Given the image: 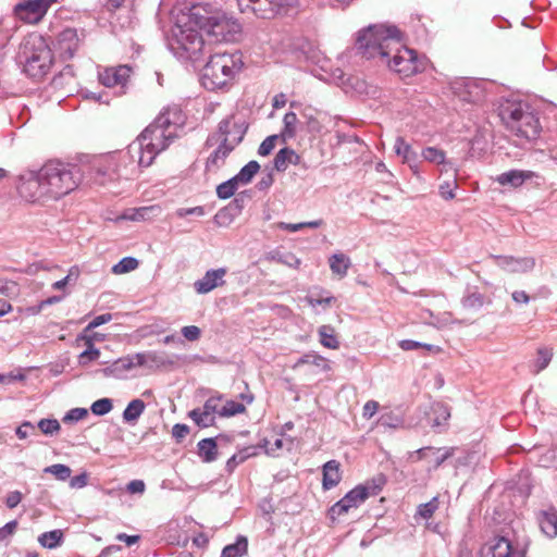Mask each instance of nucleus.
<instances>
[{"mask_svg": "<svg viewBox=\"0 0 557 557\" xmlns=\"http://www.w3.org/2000/svg\"><path fill=\"white\" fill-rule=\"evenodd\" d=\"M240 32L239 23L202 4L181 13L172 29L174 46L181 57L199 60L205 50L202 33L214 41H231Z\"/></svg>", "mask_w": 557, "mask_h": 557, "instance_id": "1", "label": "nucleus"}, {"mask_svg": "<svg viewBox=\"0 0 557 557\" xmlns=\"http://www.w3.org/2000/svg\"><path fill=\"white\" fill-rule=\"evenodd\" d=\"M357 46L364 57L387 58L389 69L403 76L414 75L423 67L417 52L404 45L403 34L396 26H368L359 33Z\"/></svg>", "mask_w": 557, "mask_h": 557, "instance_id": "2", "label": "nucleus"}, {"mask_svg": "<svg viewBox=\"0 0 557 557\" xmlns=\"http://www.w3.org/2000/svg\"><path fill=\"white\" fill-rule=\"evenodd\" d=\"M242 52L212 53L201 70V85L208 90H230L244 67Z\"/></svg>", "mask_w": 557, "mask_h": 557, "instance_id": "3", "label": "nucleus"}, {"mask_svg": "<svg viewBox=\"0 0 557 557\" xmlns=\"http://www.w3.org/2000/svg\"><path fill=\"white\" fill-rule=\"evenodd\" d=\"M42 177L46 185V200L64 197L76 190L83 182V173L75 163L49 160L42 165Z\"/></svg>", "mask_w": 557, "mask_h": 557, "instance_id": "4", "label": "nucleus"}, {"mask_svg": "<svg viewBox=\"0 0 557 557\" xmlns=\"http://www.w3.org/2000/svg\"><path fill=\"white\" fill-rule=\"evenodd\" d=\"M499 116L516 136L535 139L539 136L542 125L539 116L528 102L506 101L503 102Z\"/></svg>", "mask_w": 557, "mask_h": 557, "instance_id": "5", "label": "nucleus"}, {"mask_svg": "<svg viewBox=\"0 0 557 557\" xmlns=\"http://www.w3.org/2000/svg\"><path fill=\"white\" fill-rule=\"evenodd\" d=\"M24 72L33 78H42L53 64V52L41 35H30L21 46Z\"/></svg>", "mask_w": 557, "mask_h": 557, "instance_id": "6", "label": "nucleus"}, {"mask_svg": "<svg viewBox=\"0 0 557 557\" xmlns=\"http://www.w3.org/2000/svg\"><path fill=\"white\" fill-rule=\"evenodd\" d=\"M220 133L223 136V140L220 146L209 156L206 169L213 170V168L221 166L225 159L235 148L238 143L243 139V133L236 123H232L230 120H223L220 123Z\"/></svg>", "mask_w": 557, "mask_h": 557, "instance_id": "7", "label": "nucleus"}, {"mask_svg": "<svg viewBox=\"0 0 557 557\" xmlns=\"http://www.w3.org/2000/svg\"><path fill=\"white\" fill-rule=\"evenodd\" d=\"M381 491L380 486L375 484H359L348 491L342 499L334 503L329 509V516L331 519L339 518V516L347 515L349 510L356 509L360 504L364 503L370 495H375Z\"/></svg>", "mask_w": 557, "mask_h": 557, "instance_id": "8", "label": "nucleus"}, {"mask_svg": "<svg viewBox=\"0 0 557 557\" xmlns=\"http://www.w3.org/2000/svg\"><path fill=\"white\" fill-rule=\"evenodd\" d=\"M169 133H165V128L160 122L159 114L154 121H152L151 124H148V126L143 131V140L146 147V160L144 163H147V165L150 166L156 157L160 154L161 151L169 148Z\"/></svg>", "mask_w": 557, "mask_h": 557, "instance_id": "9", "label": "nucleus"}, {"mask_svg": "<svg viewBox=\"0 0 557 557\" xmlns=\"http://www.w3.org/2000/svg\"><path fill=\"white\" fill-rule=\"evenodd\" d=\"M16 191L26 201L47 200L44 165L36 172H26V174L21 175Z\"/></svg>", "mask_w": 557, "mask_h": 557, "instance_id": "10", "label": "nucleus"}, {"mask_svg": "<svg viewBox=\"0 0 557 557\" xmlns=\"http://www.w3.org/2000/svg\"><path fill=\"white\" fill-rule=\"evenodd\" d=\"M240 11L252 12L258 17H273L282 9L289 8L294 0H236Z\"/></svg>", "mask_w": 557, "mask_h": 557, "instance_id": "11", "label": "nucleus"}, {"mask_svg": "<svg viewBox=\"0 0 557 557\" xmlns=\"http://www.w3.org/2000/svg\"><path fill=\"white\" fill-rule=\"evenodd\" d=\"M117 161L114 154H102L94 159L89 165V177L97 185L116 180Z\"/></svg>", "mask_w": 557, "mask_h": 557, "instance_id": "12", "label": "nucleus"}, {"mask_svg": "<svg viewBox=\"0 0 557 557\" xmlns=\"http://www.w3.org/2000/svg\"><path fill=\"white\" fill-rule=\"evenodd\" d=\"M54 0H26L14 7V14L24 23H39Z\"/></svg>", "mask_w": 557, "mask_h": 557, "instance_id": "13", "label": "nucleus"}, {"mask_svg": "<svg viewBox=\"0 0 557 557\" xmlns=\"http://www.w3.org/2000/svg\"><path fill=\"white\" fill-rule=\"evenodd\" d=\"M159 121L163 125L164 133H169V146L174 137L177 136V131L186 122V115L183 109L177 104L168 106L162 109L159 114Z\"/></svg>", "mask_w": 557, "mask_h": 557, "instance_id": "14", "label": "nucleus"}, {"mask_svg": "<svg viewBox=\"0 0 557 557\" xmlns=\"http://www.w3.org/2000/svg\"><path fill=\"white\" fill-rule=\"evenodd\" d=\"M125 158H128L131 161V166L128 169L129 175H139V173L148 166L147 163H144L145 160H147V151L143 140V132L131 145H128L127 150L121 157V160H125Z\"/></svg>", "mask_w": 557, "mask_h": 557, "instance_id": "15", "label": "nucleus"}, {"mask_svg": "<svg viewBox=\"0 0 557 557\" xmlns=\"http://www.w3.org/2000/svg\"><path fill=\"white\" fill-rule=\"evenodd\" d=\"M53 46L64 60L73 58L81 46V37L76 28H64L60 32L54 39Z\"/></svg>", "mask_w": 557, "mask_h": 557, "instance_id": "16", "label": "nucleus"}, {"mask_svg": "<svg viewBox=\"0 0 557 557\" xmlns=\"http://www.w3.org/2000/svg\"><path fill=\"white\" fill-rule=\"evenodd\" d=\"M222 396H211L207 399L203 408H194L188 416L194 422L201 428L212 426L215 423V412L219 414V404Z\"/></svg>", "mask_w": 557, "mask_h": 557, "instance_id": "17", "label": "nucleus"}, {"mask_svg": "<svg viewBox=\"0 0 557 557\" xmlns=\"http://www.w3.org/2000/svg\"><path fill=\"white\" fill-rule=\"evenodd\" d=\"M481 557H523L506 536H495L481 548Z\"/></svg>", "mask_w": 557, "mask_h": 557, "instance_id": "18", "label": "nucleus"}, {"mask_svg": "<svg viewBox=\"0 0 557 557\" xmlns=\"http://www.w3.org/2000/svg\"><path fill=\"white\" fill-rule=\"evenodd\" d=\"M226 268H215V270H208L200 280H196L194 287L197 293L205 295V293H210L212 289L219 288V286H224L226 283Z\"/></svg>", "mask_w": 557, "mask_h": 557, "instance_id": "19", "label": "nucleus"}, {"mask_svg": "<svg viewBox=\"0 0 557 557\" xmlns=\"http://www.w3.org/2000/svg\"><path fill=\"white\" fill-rule=\"evenodd\" d=\"M132 73L129 65H117L116 67H107L99 74V81L107 87H116L125 85Z\"/></svg>", "mask_w": 557, "mask_h": 557, "instance_id": "20", "label": "nucleus"}, {"mask_svg": "<svg viewBox=\"0 0 557 557\" xmlns=\"http://www.w3.org/2000/svg\"><path fill=\"white\" fill-rule=\"evenodd\" d=\"M343 478V469L339 461L331 459L322 467V487L325 491L336 487Z\"/></svg>", "mask_w": 557, "mask_h": 557, "instance_id": "21", "label": "nucleus"}, {"mask_svg": "<svg viewBox=\"0 0 557 557\" xmlns=\"http://www.w3.org/2000/svg\"><path fill=\"white\" fill-rule=\"evenodd\" d=\"M534 176L535 172H531V170H509V172L497 175L496 182L499 185H511L517 188V186L523 185L527 180L534 178Z\"/></svg>", "mask_w": 557, "mask_h": 557, "instance_id": "22", "label": "nucleus"}, {"mask_svg": "<svg viewBox=\"0 0 557 557\" xmlns=\"http://www.w3.org/2000/svg\"><path fill=\"white\" fill-rule=\"evenodd\" d=\"M394 149L398 156H401L403 162L408 163L410 168L417 173V168L413 164V161L417 158L416 152L413 151L411 145L407 144L406 139L403 136H398L394 143Z\"/></svg>", "mask_w": 557, "mask_h": 557, "instance_id": "23", "label": "nucleus"}, {"mask_svg": "<svg viewBox=\"0 0 557 557\" xmlns=\"http://www.w3.org/2000/svg\"><path fill=\"white\" fill-rule=\"evenodd\" d=\"M329 261L332 273L339 277H345L351 265V260L345 252H334Z\"/></svg>", "mask_w": 557, "mask_h": 557, "instance_id": "24", "label": "nucleus"}, {"mask_svg": "<svg viewBox=\"0 0 557 557\" xmlns=\"http://www.w3.org/2000/svg\"><path fill=\"white\" fill-rule=\"evenodd\" d=\"M453 449H447L441 453V449L434 450L431 449V447H423L417 450V456L418 458H428L432 467H440L441 463L445 462V460L453 455Z\"/></svg>", "mask_w": 557, "mask_h": 557, "instance_id": "25", "label": "nucleus"}, {"mask_svg": "<svg viewBox=\"0 0 557 557\" xmlns=\"http://www.w3.org/2000/svg\"><path fill=\"white\" fill-rule=\"evenodd\" d=\"M554 357V349L549 346H540L536 348V357L532 363V371L534 374L544 371L549 366Z\"/></svg>", "mask_w": 557, "mask_h": 557, "instance_id": "26", "label": "nucleus"}, {"mask_svg": "<svg viewBox=\"0 0 557 557\" xmlns=\"http://www.w3.org/2000/svg\"><path fill=\"white\" fill-rule=\"evenodd\" d=\"M161 212V206L153 203L152 206H145L144 208L131 209V211L124 214V218L131 220H151L160 215Z\"/></svg>", "mask_w": 557, "mask_h": 557, "instance_id": "27", "label": "nucleus"}, {"mask_svg": "<svg viewBox=\"0 0 557 557\" xmlns=\"http://www.w3.org/2000/svg\"><path fill=\"white\" fill-rule=\"evenodd\" d=\"M540 529L547 536H556L557 534V511L555 509H548V511H543L540 517Z\"/></svg>", "mask_w": 557, "mask_h": 557, "instance_id": "28", "label": "nucleus"}, {"mask_svg": "<svg viewBox=\"0 0 557 557\" xmlns=\"http://www.w3.org/2000/svg\"><path fill=\"white\" fill-rule=\"evenodd\" d=\"M198 454L203 462H213L219 455L216 441L214 438H202L198 442Z\"/></svg>", "mask_w": 557, "mask_h": 557, "instance_id": "29", "label": "nucleus"}, {"mask_svg": "<svg viewBox=\"0 0 557 557\" xmlns=\"http://www.w3.org/2000/svg\"><path fill=\"white\" fill-rule=\"evenodd\" d=\"M300 157L292 148H282L275 156L274 165L278 171L287 170L289 163H299Z\"/></svg>", "mask_w": 557, "mask_h": 557, "instance_id": "30", "label": "nucleus"}, {"mask_svg": "<svg viewBox=\"0 0 557 557\" xmlns=\"http://www.w3.org/2000/svg\"><path fill=\"white\" fill-rule=\"evenodd\" d=\"M146 408V404L141 398H135L128 403L127 407L124 408L123 419L127 423H135L139 417H141L144 410Z\"/></svg>", "mask_w": 557, "mask_h": 557, "instance_id": "31", "label": "nucleus"}, {"mask_svg": "<svg viewBox=\"0 0 557 557\" xmlns=\"http://www.w3.org/2000/svg\"><path fill=\"white\" fill-rule=\"evenodd\" d=\"M440 506V498L438 496H433L432 499L428 503H422L419 505L416 509V513L413 515V518L416 521H419V519H428L433 518L434 513L438 509Z\"/></svg>", "mask_w": 557, "mask_h": 557, "instance_id": "32", "label": "nucleus"}, {"mask_svg": "<svg viewBox=\"0 0 557 557\" xmlns=\"http://www.w3.org/2000/svg\"><path fill=\"white\" fill-rule=\"evenodd\" d=\"M298 117L296 113H293V111H289V113L284 114L283 116V128L280 134L281 139L285 143L287 139H292V137L296 136L297 133V123Z\"/></svg>", "mask_w": 557, "mask_h": 557, "instance_id": "33", "label": "nucleus"}, {"mask_svg": "<svg viewBox=\"0 0 557 557\" xmlns=\"http://www.w3.org/2000/svg\"><path fill=\"white\" fill-rule=\"evenodd\" d=\"M82 338L84 339L86 348L79 355V362L86 363L90 362V360H97L98 357H100V350L95 347V337L83 336Z\"/></svg>", "mask_w": 557, "mask_h": 557, "instance_id": "34", "label": "nucleus"}, {"mask_svg": "<svg viewBox=\"0 0 557 557\" xmlns=\"http://www.w3.org/2000/svg\"><path fill=\"white\" fill-rule=\"evenodd\" d=\"M248 550V542L240 536L235 544L226 545L222 550V557H238L246 555Z\"/></svg>", "mask_w": 557, "mask_h": 557, "instance_id": "35", "label": "nucleus"}, {"mask_svg": "<svg viewBox=\"0 0 557 557\" xmlns=\"http://www.w3.org/2000/svg\"><path fill=\"white\" fill-rule=\"evenodd\" d=\"M319 335H320V343L324 347L329 348H338L341 345V342L338 337H336L334 333V329L331 327V325H322L319 329Z\"/></svg>", "mask_w": 557, "mask_h": 557, "instance_id": "36", "label": "nucleus"}, {"mask_svg": "<svg viewBox=\"0 0 557 557\" xmlns=\"http://www.w3.org/2000/svg\"><path fill=\"white\" fill-rule=\"evenodd\" d=\"M422 158L430 163L434 164H447V153L445 150H441L437 147H426L422 150Z\"/></svg>", "mask_w": 557, "mask_h": 557, "instance_id": "37", "label": "nucleus"}, {"mask_svg": "<svg viewBox=\"0 0 557 557\" xmlns=\"http://www.w3.org/2000/svg\"><path fill=\"white\" fill-rule=\"evenodd\" d=\"M62 539V530H51L50 532H44L38 536V542L46 548H57V546L61 545Z\"/></svg>", "mask_w": 557, "mask_h": 557, "instance_id": "38", "label": "nucleus"}, {"mask_svg": "<svg viewBox=\"0 0 557 557\" xmlns=\"http://www.w3.org/2000/svg\"><path fill=\"white\" fill-rule=\"evenodd\" d=\"M260 169V165L256 160H252L251 162H248L245 166H243L237 174V186L243 183H249L251 182L252 177L258 173Z\"/></svg>", "mask_w": 557, "mask_h": 557, "instance_id": "39", "label": "nucleus"}, {"mask_svg": "<svg viewBox=\"0 0 557 557\" xmlns=\"http://www.w3.org/2000/svg\"><path fill=\"white\" fill-rule=\"evenodd\" d=\"M484 97V90L475 81H470L465 85V94L462 98L469 102H479Z\"/></svg>", "mask_w": 557, "mask_h": 557, "instance_id": "40", "label": "nucleus"}, {"mask_svg": "<svg viewBox=\"0 0 557 557\" xmlns=\"http://www.w3.org/2000/svg\"><path fill=\"white\" fill-rule=\"evenodd\" d=\"M138 265H139V262H138L137 258L124 257L116 264H113L112 272L114 274L129 273V271H134V269H137Z\"/></svg>", "mask_w": 557, "mask_h": 557, "instance_id": "41", "label": "nucleus"}, {"mask_svg": "<svg viewBox=\"0 0 557 557\" xmlns=\"http://www.w3.org/2000/svg\"><path fill=\"white\" fill-rule=\"evenodd\" d=\"M238 190L237 175L218 185L216 195L220 198H230Z\"/></svg>", "mask_w": 557, "mask_h": 557, "instance_id": "42", "label": "nucleus"}, {"mask_svg": "<svg viewBox=\"0 0 557 557\" xmlns=\"http://www.w3.org/2000/svg\"><path fill=\"white\" fill-rule=\"evenodd\" d=\"M245 411L246 405L234 400H227L221 408L219 407L220 417H234V414H240V412Z\"/></svg>", "mask_w": 557, "mask_h": 557, "instance_id": "43", "label": "nucleus"}, {"mask_svg": "<svg viewBox=\"0 0 557 557\" xmlns=\"http://www.w3.org/2000/svg\"><path fill=\"white\" fill-rule=\"evenodd\" d=\"M324 221L323 219H317L315 221H309V222H296V224H293V222H281V227L285 228L289 232H296L300 231V228L304 227H321L323 225Z\"/></svg>", "mask_w": 557, "mask_h": 557, "instance_id": "44", "label": "nucleus"}, {"mask_svg": "<svg viewBox=\"0 0 557 557\" xmlns=\"http://www.w3.org/2000/svg\"><path fill=\"white\" fill-rule=\"evenodd\" d=\"M45 472L52 473L59 481H66L70 479L72 469L65 465H52L44 469Z\"/></svg>", "mask_w": 557, "mask_h": 557, "instance_id": "45", "label": "nucleus"}, {"mask_svg": "<svg viewBox=\"0 0 557 557\" xmlns=\"http://www.w3.org/2000/svg\"><path fill=\"white\" fill-rule=\"evenodd\" d=\"M399 346L403 350H413V348L423 347L429 351H433L434 354H438L441 351V347L434 346V344H422L418 343V341L404 339L399 342Z\"/></svg>", "mask_w": 557, "mask_h": 557, "instance_id": "46", "label": "nucleus"}, {"mask_svg": "<svg viewBox=\"0 0 557 557\" xmlns=\"http://www.w3.org/2000/svg\"><path fill=\"white\" fill-rule=\"evenodd\" d=\"M507 264H515L512 271H531L535 265L534 258H521L513 260V258H506Z\"/></svg>", "mask_w": 557, "mask_h": 557, "instance_id": "47", "label": "nucleus"}, {"mask_svg": "<svg viewBox=\"0 0 557 557\" xmlns=\"http://www.w3.org/2000/svg\"><path fill=\"white\" fill-rule=\"evenodd\" d=\"M335 297L333 295L327 294L324 297H314V295H307L305 300L310 307H318V305H322V307H330V305L334 304Z\"/></svg>", "mask_w": 557, "mask_h": 557, "instance_id": "48", "label": "nucleus"}, {"mask_svg": "<svg viewBox=\"0 0 557 557\" xmlns=\"http://www.w3.org/2000/svg\"><path fill=\"white\" fill-rule=\"evenodd\" d=\"M38 428L46 435H51V433L59 432L61 424L57 419H41L38 422Z\"/></svg>", "mask_w": 557, "mask_h": 557, "instance_id": "49", "label": "nucleus"}, {"mask_svg": "<svg viewBox=\"0 0 557 557\" xmlns=\"http://www.w3.org/2000/svg\"><path fill=\"white\" fill-rule=\"evenodd\" d=\"M456 188H458L456 178L451 182H444L440 185V195L446 200H453L456 197Z\"/></svg>", "mask_w": 557, "mask_h": 557, "instance_id": "50", "label": "nucleus"}, {"mask_svg": "<svg viewBox=\"0 0 557 557\" xmlns=\"http://www.w3.org/2000/svg\"><path fill=\"white\" fill-rule=\"evenodd\" d=\"M113 408L112 400L110 398H100L94 401L91 410L95 414H106Z\"/></svg>", "mask_w": 557, "mask_h": 557, "instance_id": "51", "label": "nucleus"}, {"mask_svg": "<svg viewBox=\"0 0 557 557\" xmlns=\"http://www.w3.org/2000/svg\"><path fill=\"white\" fill-rule=\"evenodd\" d=\"M280 139V135H270L267 136L265 139L262 140L259 147V154L268 156L271 151H273L276 146L277 140Z\"/></svg>", "mask_w": 557, "mask_h": 557, "instance_id": "52", "label": "nucleus"}, {"mask_svg": "<svg viewBox=\"0 0 557 557\" xmlns=\"http://www.w3.org/2000/svg\"><path fill=\"white\" fill-rule=\"evenodd\" d=\"M18 292L17 283L14 280H2L0 282V294L5 296L16 295Z\"/></svg>", "mask_w": 557, "mask_h": 557, "instance_id": "53", "label": "nucleus"}, {"mask_svg": "<svg viewBox=\"0 0 557 557\" xmlns=\"http://www.w3.org/2000/svg\"><path fill=\"white\" fill-rule=\"evenodd\" d=\"M182 334L187 341H199L201 330L198 325H185L182 327Z\"/></svg>", "mask_w": 557, "mask_h": 557, "instance_id": "54", "label": "nucleus"}, {"mask_svg": "<svg viewBox=\"0 0 557 557\" xmlns=\"http://www.w3.org/2000/svg\"><path fill=\"white\" fill-rule=\"evenodd\" d=\"M18 523L16 520L8 521L3 527L0 528V541L7 540L15 533Z\"/></svg>", "mask_w": 557, "mask_h": 557, "instance_id": "55", "label": "nucleus"}, {"mask_svg": "<svg viewBox=\"0 0 557 557\" xmlns=\"http://www.w3.org/2000/svg\"><path fill=\"white\" fill-rule=\"evenodd\" d=\"M88 411L86 408H73L72 410L67 411L65 417H63V421H77L83 420V418L87 417Z\"/></svg>", "mask_w": 557, "mask_h": 557, "instance_id": "56", "label": "nucleus"}, {"mask_svg": "<svg viewBox=\"0 0 557 557\" xmlns=\"http://www.w3.org/2000/svg\"><path fill=\"white\" fill-rule=\"evenodd\" d=\"M189 432L190 429L188 425H185V423H175L172 429V435L176 440L185 438V436H187Z\"/></svg>", "mask_w": 557, "mask_h": 557, "instance_id": "57", "label": "nucleus"}, {"mask_svg": "<svg viewBox=\"0 0 557 557\" xmlns=\"http://www.w3.org/2000/svg\"><path fill=\"white\" fill-rule=\"evenodd\" d=\"M380 408V404L375 400H369L363 405V417L364 418H372L373 414L376 413V411Z\"/></svg>", "mask_w": 557, "mask_h": 557, "instance_id": "58", "label": "nucleus"}, {"mask_svg": "<svg viewBox=\"0 0 557 557\" xmlns=\"http://www.w3.org/2000/svg\"><path fill=\"white\" fill-rule=\"evenodd\" d=\"M87 483H88V474H87V472H82L81 474L74 475V478H72L70 485H71V487L79 488V487H85V485H87Z\"/></svg>", "mask_w": 557, "mask_h": 557, "instance_id": "59", "label": "nucleus"}, {"mask_svg": "<svg viewBox=\"0 0 557 557\" xmlns=\"http://www.w3.org/2000/svg\"><path fill=\"white\" fill-rule=\"evenodd\" d=\"M112 320L111 313H101V315H97L91 322H89L88 326L85 330L96 329V326L102 325V323L110 322Z\"/></svg>", "mask_w": 557, "mask_h": 557, "instance_id": "60", "label": "nucleus"}, {"mask_svg": "<svg viewBox=\"0 0 557 557\" xmlns=\"http://www.w3.org/2000/svg\"><path fill=\"white\" fill-rule=\"evenodd\" d=\"M22 498L23 495L20 493V491H11V493H9L5 498V504L9 507H15L21 503Z\"/></svg>", "mask_w": 557, "mask_h": 557, "instance_id": "61", "label": "nucleus"}, {"mask_svg": "<svg viewBox=\"0 0 557 557\" xmlns=\"http://www.w3.org/2000/svg\"><path fill=\"white\" fill-rule=\"evenodd\" d=\"M17 312L21 314H38L42 311L41 302L37 306H30V307H17Z\"/></svg>", "mask_w": 557, "mask_h": 557, "instance_id": "62", "label": "nucleus"}, {"mask_svg": "<svg viewBox=\"0 0 557 557\" xmlns=\"http://www.w3.org/2000/svg\"><path fill=\"white\" fill-rule=\"evenodd\" d=\"M146 488V484L141 480H133L127 484V490L133 494H137V492H144Z\"/></svg>", "mask_w": 557, "mask_h": 557, "instance_id": "63", "label": "nucleus"}, {"mask_svg": "<svg viewBox=\"0 0 557 557\" xmlns=\"http://www.w3.org/2000/svg\"><path fill=\"white\" fill-rule=\"evenodd\" d=\"M34 430V425L32 422H24L16 429V434L18 438H27L28 431Z\"/></svg>", "mask_w": 557, "mask_h": 557, "instance_id": "64", "label": "nucleus"}]
</instances>
